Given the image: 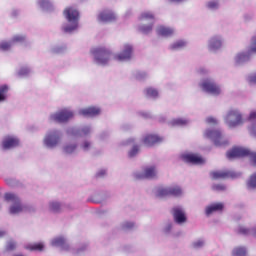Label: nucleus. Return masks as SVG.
Returning a JSON list of instances; mask_svg holds the SVG:
<instances>
[{
    "label": "nucleus",
    "instance_id": "44",
    "mask_svg": "<svg viewBox=\"0 0 256 256\" xmlns=\"http://www.w3.org/2000/svg\"><path fill=\"white\" fill-rule=\"evenodd\" d=\"M206 122L209 123L210 125H217V119L213 118V117H209L206 119Z\"/></svg>",
    "mask_w": 256,
    "mask_h": 256
},
{
    "label": "nucleus",
    "instance_id": "5",
    "mask_svg": "<svg viewBox=\"0 0 256 256\" xmlns=\"http://www.w3.org/2000/svg\"><path fill=\"white\" fill-rule=\"evenodd\" d=\"M225 123L228 124V127L243 125V116L239 113V110H230L225 117Z\"/></svg>",
    "mask_w": 256,
    "mask_h": 256
},
{
    "label": "nucleus",
    "instance_id": "27",
    "mask_svg": "<svg viewBox=\"0 0 256 256\" xmlns=\"http://www.w3.org/2000/svg\"><path fill=\"white\" fill-rule=\"evenodd\" d=\"M53 247H63L65 245V238L59 237L52 241Z\"/></svg>",
    "mask_w": 256,
    "mask_h": 256
},
{
    "label": "nucleus",
    "instance_id": "53",
    "mask_svg": "<svg viewBox=\"0 0 256 256\" xmlns=\"http://www.w3.org/2000/svg\"><path fill=\"white\" fill-rule=\"evenodd\" d=\"M170 1H171V3H179V2H181L183 0H170Z\"/></svg>",
    "mask_w": 256,
    "mask_h": 256
},
{
    "label": "nucleus",
    "instance_id": "49",
    "mask_svg": "<svg viewBox=\"0 0 256 256\" xmlns=\"http://www.w3.org/2000/svg\"><path fill=\"white\" fill-rule=\"evenodd\" d=\"M90 131H91L90 128H84V129L82 130V132L84 133V135H87Z\"/></svg>",
    "mask_w": 256,
    "mask_h": 256
},
{
    "label": "nucleus",
    "instance_id": "1",
    "mask_svg": "<svg viewBox=\"0 0 256 256\" xmlns=\"http://www.w3.org/2000/svg\"><path fill=\"white\" fill-rule=\"evenodd\" d=\"M64 17L67 19L68 23H72L71 26H66L64 31L66 33H71L79 27V11L74 7H67L64 10Z\"/></svg>",
    "mask_w": 256,
    "mask_h": 256
},
{
    "label": "nucleus",
    "instance_id": "2",
    "mask_svg": "<svg viewBox=\"0 0 256 256\" xmlns=\"http://www.w3.org/2000/svg\"><path fill=\"white\" fill-rule=\"evenodd\" d=\"M227 159H239V157H250L254 165H256V152H250L249 149L243 147H234L226 153Z\"/></svg>",
    "mask_w": 256,
    "mask_h": 256
},
{
    "label": "nucleus",
    "instance_id": "4",
    "mask_svg": "<svg viewBox=\"0 0 256 256\" xmlns=\"http://www.w3.org/2000/svg\"><path fill=\"white\" fill-rule=\"evenodd\" d=\"M4 199L5 201L13 203V205L10 207V213L12 215H17V213H21V211H23L21 200L19 199V196H17L15 193H11V192L5 193Z\"/></svg>",
    "mask_w": 256,
    "mask_h": 256
},
{
    "label": "nucleus",
    "instance_id": "29",
    "mask_svg": "<svg viewBox=\"0 0 256 256\" xmlns=\"http://www.w3.org/2000/svg\"><path fill=\"white\" fill-rule=\"evenodd\" d=\"M219 47H221V40H219L217 38H212L210 40V48L211 49H219Z\"/></svg>",
    "mask_w": 256,
    "mask_h": 256
},
{
    "label": "nucleus",
    "instance_id": "41",
    "mask_svg": "<svg viewBox=\"0 0 256 256\" xmlns=\"http://www.w3.org/2000/svg\"><path fill=\"white\" fill-rule=\"evenodd\" d=\"M187 123V120L181 118L173 121V125H187Z\"/></svg>",
    "mask_w": 256,
    "mask_h": 256
},
{
    "label": "nucleus",
    "instance_id": "47",
    "mask_svg": "<svg viewBox=\"0 0 256 256\" xmlns=\"http://www.w3.org/2000/svg\"><path fill=\"white\" fill-rule=\"evenodd\" d=\"M248 119H249V121H255L256 120V112H251Z\"/></svg>",
    "mask_w": 256,
    "mask_h": 256
},
{
    "label": "nucleus",
    "instance_id": "31",
    "mask_svg": "<svg viewBox=\"0 0 256 256\" xmlns=\"http://www.w3.org/2000/svg\"><path fill=\"white\" fill-rule=\"evenodd\" d=\"M9 91L7 85L0 86V101H5V94Z\"/></svg>",
    "mask_w": 256,
    "mask_h": 256
},
{
    "label": "nucleus",
    "instance_id": "54",
    "mask_svg": "<svg viewBox=\"0 0 256 256\" xmlns=\"http://www.w3.org/2000/svg\"><path fill=\"white\" fill-rule=\"evenodd\" d=\"M15 256H23V254H18V255H15Z\"/></svg>",
    "mask_w": 256,
    "mask_h": 256
},
{
    "label": "nucleus",
    "instance_id": "34",
    "mask_svg": "<svg viewBox=\"0 0 256 256\" xmlns=\"http://www.w3.org/2000/svg\"><path fill=\"white\" fill-rule=\"evenodd\" d=\"M25 36L16 35L12 38L11 43H25Z\"/></svg>",
    "mask_w": 256,
    "mask_h": 256
},
{
    "label": "nucleus",
    "instance_id": "52",
    "mask_svg": "<svg viewBox=\"0 0 256 256\" xmlns=\"http://www.w3.org/2000/svg\"><path fill=\"white\" fill-rule=\"evenodd\" d=\"M103 175H105V171H101L97 174L98 177H103Z\"/></svg>",
    "mask_w": 256,
    "mask_h": 256
},
{
    "label": "nucleus",
    "instance_id": "36",
    "mask_svg": "<svg viewBox=\"0 0 256 256\" xmlns=\"http://www.w3.org/2000/svg\"><path fill=\"white\" fill-rule=\"evenodd\" d=\"M11 49V43L2 42L0 43V51H9Z\"/></svg>",
    "mask_w": 256,
    "mask_h": 256
},
{
    "label": "nucleus",
    "instance_id": "32",
    "mask_svg": "<svg viewBox=\"0 0 256 256\" xmlns=\"http://www.w3.org/2000/svg\"><path fill=\"white\" fill-rule=\"evenodd\" d=\"M247 185L249 189H256V173L250 177Z\"/></svg>",
    "mask_w": 256,
    "mask_h": 256
},
{
    "label": "nucleus",
    "instance_id": "35",
    "mask_svg": "<svg viewBox=\"0 0 256 256\" xmlns=\"http://www.w3.org/2000/svg\"><path fill=\"white\" fill-rule=\"evenodd\" d=\"M253 53H256V36L252 38V43L248 51V55H253Z\"/></svg>",
    "mask_w": 256,
    "mask_h": 256
},
{
    "label": "nucleus",
    "instance_id": "37",
    "mask_svg": "<svg viewBox=\"0 0 256 256\" xmlns=\"http://www.w3.org/2000/svg\"><path fill=\"white\" fill-rule=\"evenodd\" d=\"M225 189H227V187L223 184H214L212 186V191H225Z\"/></svg>",
    "mask_w": 256,
    "mask_h": 256
},
{
    "label": "nucleus",
    "instance_id": "6",
    "mask_svg": "<svg viewBox=\"0 0 256 256\" xmlns=\"http://www.w3.org/2000/svg\"><path fill=\"white\" fill-rule=\"evenodd\" d=\"M205 137L211 139L216 147H221V145H227L226 139L219 130H206Z\"/></svg>",
    "mask_w": 256,
    "mask_h": 256
},
{
    "label": "nucleus",
    "instance_id": "50",
    "mask_svg": "<svg viewBox=\"0 0 256 256\" xmlns=\"http://www.w3.org/2000/svg\"><path fill=\"white\" fill-rule=\"evenodd\" d=\"M253 135L256 136V124L251 128Z\"/></svg>",
    "mask_w": 256,
    "mask_h": 256
},
{
    "label": "nucleus",
    "instance_id": "46",
    "mask_svg": "<svg viewBox=\"0 0 256 256\" xmlns=\"http://www.w3.org/2000/svg\"><path fill=\"white\" fill-rule=\"evenodd\" d=\"M249 83H256V73L253 75H250L248 78Z\"/></svg>",
    "mask_w": 256,
    "mask_h": 256
},
{
    "label": "nucleus",
    "instance_id": "19",
    "mask_svg": "<svg viewBox=\"0 0 256 256\" xmlns=\"http://www.w3.org/2000/svg\"><path fill=\"white\" fill-rule=\"evenodd\" d=\"M225 209V204L222 202L213 203L206 207L205 213L206 215H213V213L221 212Z\"/></svg>",
    "mask_w": 256,
    "mask_h": 256
},
{
    "label": "nucleus",
    "instance_id": "42",
    "mask_svg": "<svg viewBox=\"0 0 256 256\" xmlns=\"http://www.w3.org/2000/svg\"><path fill=\"white\" fill-rule=\"evenodd\" d=\"M137 153H139V146H134L132 151L129 152V157H135Z\"/></svg>",
    "mask_w": 256,
    "mask_h": 256
},
{
    "label": "nucleus",
    "instance_id": "12",
    "mask_svg": "<svg viewBox=\"0 0 256 256\" xmlns=\"http://www.w3.org/2000/svg\"><path fill=\"white\" fill-rule=\"evenodd\" d=\"M131 55H133V46L126 44L124 45L123 51L114 56L115 61H129L131 59Z\"/></svg>",
    "mask_w": 256,
    "mask_h": 256
},
{
    "label": "nucleus",
    "instance_id": "21",
    "mask_svg": "<svg viewBox=\"0 0 256 256\" xmlns=\"http://www.w3.org/2000/svg\"><path fill=\"white\" fill-rule=\"evenodd\" d=\"M18 145L19 139L11 136L6 137L2 142L3 149H13V147H18Z\"/></svg>",
    "mask_w": 256,
    "mask_h": 256
},
{
    "label": "nucleus",
    "instance_id": "26",
    "mask_svg": "<svg viewBox=\"0 0 256 256\" xmlns=\"http://www.w3.org/2000/svg\"><path fill=\"white\" fill-rule=\"evenodd\" d=\"M76 149H77V144H67L63 148L64 153H66L67 155H71V153H75Z\"/></svg>",
    "mask_w": 256,
    "mask_h": 256
},
{
    "label": "nucleus",
    "instance_id": "40",
    "mask_svg": "<svg viewBox=\"0 0 256 256\" xmlns=\"http://www.w3.org/2000/svg\"><path fill=\"white\" fill-rule=\"evenodd\" d=\"M238 233H239L240 235H249L250 230L247 229V228H245V227H243V226H240V227L238 228Z\"/></svg>",
    "mask_w": 256,
    "mask_h": 256
},
{
    "label": "nucleus",
    "instance_id": "30",
    "mask_svg": "<svg viewBox=\"0 0 256 256\" xmlns=\"http://www.w3.org/2000/svg\"><path fill=\"white\" fill-rule=\"evenodd\" d=\"M50 211L53 213H59V211H61V204H59V202L50 203Z\"/></svg>",
    "mask_w": 256,
    "mask_h": 256
},
{
    "label": "nucleus",
    "instance_id": "23",
    "mask_svg": "<svg viewBox=\"0 0 256 256\" xmlns=\"http://www.w3.org/2000/svg\"><path fill=\"white\" fill-rule=\"evenodd\" d=\"M44 248L45 246L41 242L30 244L26 247L29 251H43Z\"/></svg>",
    "mask_w": 256,
    "mask_h": 256
},
{
    "label": "nucleus",
    "instance_id": "17",
    "mask_svg": "<svg viewBox=\"0 0 256 256\" xmlns=\"http://www.w3.org/2000/svg\"><path fill=\"white\" fill-rule=\"evenodd\" d=\"M172 215L175 223H178L179 225L187 221V216H185V212L179 207L173 208Z\"/></svg>",
    "mask_w": 256,
    "mask_h": 256
},
{
    "label": "nucleus",
    "instance_id": "24",
    "mask_svg": "<svg viewBox=\"0 0 256 256\" xmlns=\"http://www.w3.org/2000/svg\"><path fill=\"white\" fill-rule=\"evenodd\" d=\"M232 255L233 256H246L247 249H245V247H236V248H234Z\"/></svg>",
    "mask_w": 256,
    "mask_h": 256
},
{
    "label": "nucleus",
    "instance_id": "14",
    "mask_svg": "<svg viewBox=\"0 0 256 256\" xmlns=\"http://www.w3.org/2000/svg\"><path fill=\"white\" fill-rule=\"evenodd\" d=\"M162 142L163 138L155 134H147L143 139V143L146 147H153V145H157Z\"/></svg>",
    "mask_w": 256,
    "mask_h": 256
},
{
    "label": "nucleus",
    "instance_id": "10",
    "mask_svg": "<svg viewBox=\"0 0 256 256\" xmlns=\"http://www.w3.org/2000/svg\"><path fill=\"white\" fill-rule=\"evenodd\" d=\"M140 21H151V24L148 26H141L140 31L141 33H144V35H147L153 31V23L155 21V16L151 12H144L140 16Z\"/></svg>",
    "mask_w": 256,
    "mask_h": 256
},
{
    "label": "nucleus",
    "instance_id": "43",
    "mask_svg": "<svg viewBox=\"0 0 256 256\" xmlns=\"http://www.w3.org/2000/svg\"><path fill=\"white\" fill-rule=\"evenodd\" d=\"M203 245H205V243L202 240H198L197 242L193 243V247L195 249H199V247H203Z\"/></svg>",
    "mask_w": 256,
    "mask_h": 256
},
{
    "label": "nucleus",
    "instance_id": "45",
    "mask_svg": "<svg viewBox=\"0 0 256 256\" xmlns=\"http://www.w3.org/2000/svg\"><path fill=\"white\" fill-rule=\"evenodd\" d=\"M91 147V143L90 142H84L82 145V149H84V151H88V149Z\"/></svg>",
    "mask_w": 256,
    "mask_h": 256
},
{
    "label": "nucleus",
    "instance_id": "33",
    "mask_svg": "<svg viewBox=\"0 0 256 256\" xmlns=\"http://www.w3.org/2000/svg\"><path fill=\"white\" fill-rule=\"evenodd\" d=\"M17 249V243L13 240L6 244V251H15Z\"/></svg>",
    "mask_w": 256,
    "mask_h": 256
},
{
    "label": "nucleus",
    "instance_id": "18",
    "mask_svg": "<svg viewBox=\"0 0 256 256\" xmlns=\"http://www.w3.org/2000/svg\"><path fill=\"white\" fill-rule=\"evenodd\" d=\"M157 177V169L155 166L146 167L144 173L137 176V179H154Z\"/></svg>",
    "mask_w": 256,
    "mask_h": 256
},
{
    "label": "nucleus",
    "instance_id": "22",
    "mask_svg": "<svg viewBox=\"0 0 256 256\" xmlns=\"http://www.w3.org/2000/svg\"><path fill=\"white\" fill-rule=\"evenodd\" d=\"M175 31L172 28L165 27V26H159L157 28V34L161 35L162 37H171Z\"/></svg>",
    "mask_w": 256,
    "mask_h": 256
},
{
    "label": "nucleus",
    "instance_id": "8",
    "mask_svg": "<svg viewBox=\"0 0 256 256\" xmlns=\"http://www.w3.org/2000/svg\"><path fill=\"white\" fill-rule=\"evenodd\" d=\"M50 119L56 123H67L69 119H73V112H71V110L63 109L55 114H52Z\"/></svg>",
    "mask_w": 256,
    "mask_h": 256
},
{
    "label": "nucleus",
    "instance_id": "39",
    "mask_svg": "<svg viewBox=\"0 0 256 256\" xmlns=\"http://www.w3.org/2000/svg\"><path fill=\"white\" fill-rule=\"evenodd\" d=\"M248 59H249V55L244 54V53L239 54V55L237 56V62H238V63H241V61H247Z\"/></svg>",
    "mask_w": 256,
    "mask_h": 256
},
{
    "label": "nucleus",
    "instance_id": "9",
    "mask_svg": "<svg viewBox=\"0 0 256 256\" xmlns=\"http://www.w3.org/2000/svg\"><path fill=\"white\" fill-rule=\"evenodd\" d=\"M182 193L183 191L179 188V186L159 188L157 191L158 197H179Z\"/></svg>",
    "mask_w": 256,
    "mask_h": 256
},
{
    "label": "nucleus",
    "instance_id": "25",
    "mask_svg": "<svg viewBox=\"0 0 256 256\" xmlns=\"http://www.w3.org/2000/svg\"><path fill=\"white\" fill-rule=\"evenodd\" d=\"M145 91L146 97H152V99H157V97H159V92L157 91V89L147 88Z\"/></svg>",
    "mask_w": 256,
    "mask_h": 256
},
{
    "label": "nucleus",
    "instance_id": "28",
    "mask_svg": "<svg viewBox=\"0 0 256 256\" xmlns=\"http://www.w3.org/2000/svg\"><path fill=\"white\" fill-rule=\"evenodd\" d=\"M187 45V43H185V41L179 40L177 42H175L174 44H172L170 46V49L175 50V49H183V47H185Z\"/></svg>",
    "mask_w": 256,
    "mask_h": 256
},
{
    "label": "nucleus",
    "instance_id": "20",
    "mask_svg": "<svg viewBox=\"0 0 256 256\" xmlns=\"http://www.w3.org/2000/svg\"><path fill=\"white\" fill-rule=\"evenodd\" d=\"M100 113H101V109L93 106L84 108L79 111V114L83 115V117H96V115H99Z\"/></svg>",
    "mask_w": 256,
    "mask_h": 256
},
{
    "label": "nucleus",
    "instance_id": "16",
    "mask_svg": "<svg viewBox=\"0 0 256 256\" xmlns=\"http://www.w3.org/2000/svg\"><path fill=\"white\" fill-rule=\"evenodd\" d=\"M59 132L53 131L46 135V138L44 140V143L47 147H55L57 143H59Z\"/></svg>",
    "mask_w": 256,
    "mask_h": 256
},
{
    "label": "nucleus",
    "instance_id": "38",
    "mask_svg": "<svg viewBox=\"0 0 256 256\" xmlns=\"http://www.w3.org/2000/svg\"><path fill=\"white\" fill-rule=\"evenodd\" d=\"M208 9H219V3L216 1H210L207 4Z\"/></svg>",
    "mask_w": 256,
    "mask_h": 256
},
{
    "label": "nucleus",
    "instance_id": "3",
    "mask_svg": "<svg viewBox=\"0 0 256 256\" xmlns=\"http://www.w3.org/2000/svg\"><path fill=\"white\" fill-rule=\"evenodd\" d=\"M92 55L98 65H107L111 59V51L105 47L93 48Z\"/></svg>",
    "mask_w": 256,
    "mask_h": 256
},
{
    "label": "nucleus",
    "instance_id": "48",
    "mask_svg": "<svg viewBox=\"0 0 256 256\" xmlns=\"http://www.w3.org/2000/svg\"><path fill=\"white\" fill-rule=\"evenodd\" d=\"M133 226H134V224L132 222H127L125 224L126 229H131V227H133Z\"/></svg>",
    "mask_w": 256,
    "mask_h": 256
},
{
    "label": "nucleus",
    "instance_id": "51",
    "mask_svg": "<svg viewBox=\"0 0 256 256\" xmlns=\"http://www.w3.org/2000/svg\"><path fill=\"white\" fill-rule=\"evenodd\" d=\"M5 235H6V232L3 231V230H0V238H1V237H5Z\"/></svg>",
    "mask_w": 256,
    "mask_h": 256
},
{
    "label": "nucleus",
    "instance_id": "7",
    "mask_svg": "<svg viewBox=\"0 0 256 256\" xmlns=\"http://www.w3.org/2000/svg\"><path fill=\"white\" fill-rule=\"evenodd\" d=\"M200 87L205 93H210L211 95H221V88L219 85L214 83L210 79L204 80L201 84Z\"/></svg>",
    "mask_w": 256,
    "mask_h": 256
},
{
    "label": "nucleus",
    "instance_id": "13",
    "mask_svg": "<svg viewBox=\"0 0 256 256\" xmlns=\"http://www.w3.org/2000/svg\"><path fill=\"white\" fill-rule=\"evenodd\" d=\"M212 179H237V173L233 171H214L211 172Z\"/></svg>",
    "mask_w": 256,
    "mask_h": 256
},
{
    "label": "nucleus",
    "instance_id": "11",
    "mask_svg": "<svg viewBox=\"0 0 256 256\" xmlns=\"http://www.w3.org/2000/svg\"><path fill=\"white\" fill-rule=\"evenodd\" d=\"M181 159L185 163H191L192 165H203L205 163V160L201 156L192 153L182 154Z\"/></svg>",
    "mask_w": 256,
    "mask_h": 256
},
{
    "label": "nucleus",
    "instance_id": "15",
    "mask_svg": "<svg viewBox=\"0 0 256 256\" xmlns=\"http://www.w3.org/2000/svg\"><path fill=\"white\" fill-rule=\"evenodd\" d=\"M117 19L115 13L110 10H104L98 15V21L100 23H111Z\"/></svg>",
    "mask_w": 256,
    "mask_h": 256
}]
</instances>
